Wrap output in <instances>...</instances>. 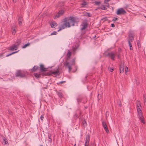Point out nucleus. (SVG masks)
<instances>
[{
    "instance_id": "7c9ffc66",
    "label": "nucleus",
    "mask_w": 146,
    "mask_h": 146,
    "mask_svg": "<svg viewBox=\"0 0 146 146\" xmlns=\"http://www.w3.org/2000/svg\"><path fill=\"white\" fill-rule=\"evenodd\" d=\"M129 46L130 47V49L131 50H133V48L132 47V45L131 43H128Z\"/></svg>"
},
{
    "instance_id": "680f3d73",
    "label": "nucleus",
    "mask_w": 146,
    "mask_h": 146,
    "mask_svg": "<svg viewBox=\"0 0 146 146\" xmlns=\"http://www.w3.org/2000/svg\"><path fill=\"white\" fill-rule=\"evenodd\" d=\"M86 102H83V103H85Z\"/></svg>"
},
{
    "instance_id": "6ab92c4d",
    "label": "nucleus",
    "mask_w": 146,
    "mask_h": 146,
    "mask_svg": "<svg viewBox=\"0 0 146 146\" xmlns=\"http://www.w3.org/2000/svg\"><path fill=\"white\" fill-rule=\"evenodd\" d=\"M8 143V141H7V140L5 139L4 138L3 139V143L5 145L6 144H7Z\"/></svg>"
},
{
    "instance_id": "473e14b6",
    "label": "nucleus",
    "mask_w": 146,
    "mask_h": 146,
    "mask_svg": "<svg viewBox=\"0 0 146 146\" xmlns=\"http://www.w3.org/2000/svg\"><path fill=\"white\" fill-rule=\"evenodd\" d=\"M100 1H95V2H94V3H95V4L97 5H99L100 4Z\"/></svg>"
},
{
    "instance_id": "a878e982",
    "label": "nucleus",
    "mask_w": 146,
    "mask_h": 146,
    "mask_svg": "<svg viewBox=\"0 0 146 146\" xmlns=\"http://www.w3.org/2000/svg\"><path fill=\"white\" fill-rule=\"evenodd\" d=\"M35 76L37 78H39L40 76V75L38 73H35L34 74Z\"/></svg>"
},
{
    "instance_id": "bf43d9fd",
    "label": "nucleus",
    "mask_w": 146,
    "mask_h": 146,
    "mask_svg": "<svg viewBox=\"0 0 146 146\" xmlns=\"http://www.w3.org/2000/svg\"><path fill=\"white\" fill-rule=\"evenodd\" d=\"M100 95H100H99V94H98V96H99Z\"/></svg>"
},
{
    "instance_id": "864d4df0",
    "label": "nucleus",
    "mask_w": 146,
    "mask_h": 146,
    "mask_svg": "<svg viewBox=\"0 0 146 146\" xmlns=\"http://www.w3.org/2000/svg\"><path fill=\"white\" fill-rule=\"evenodd\" d=\"M85 123L86 124V122L85 121V123H83V125H85Z\"/></svg>"
},
{
    "instance_id": "3c124183",
    "label": "nucleus",
    "mask_w": 146,
    "mask_h": 146,
    "mask_svg": "<svg viewBox=\"0 0 146 146\" xmlns=\"http://www.w3.org/2000/svg\"><path fill=\"white\" fill-rule=\"evenodd\" d=\"M13 2H16V0H12Z\"/></svg>"
},
{
    "instance_id": "c03bdc74",
    "label": "nucleus",
    "mask_w": 146,
    "mask_h": 146,
    "mask_svg": "<svg viewBox=\"0 0 146 146\" xmlns=\"http://www.w3.org/2000/svg\"><path fill=\"white\" fill-rule=\"evenodd\" d=\"M117 18L116 17H114L112 20L113 21H115L117 19Z\"/></svg>"
},
{
    "instance_id": "a18cd8bd",
    "label": "nucleus",
    "mask_w": 146,
    "mask_h": 146,
    "mask_svg": "<svg viewBox=\"0 0 146 146\" xmlns=\"http://www.w3.org/2000/svg\"><path fill=\"white\" fill-rule=\"evenodd\" d=\"M128 68L127 67H126V68L125 69V73H126L128 72Z\"/></svg>"
},
{
    "instance_id": "58836bf2",
    "label": "nucleus",
    "mask_w": 146,
    "mask_h": 146,
    "mask_svg": "<svg viewBox=\"0 0 146 146\" xmlns=\"http://www.w3.org/2000/svg\"><path fill=\"white\" fill-rule=\"evenodd\" d=\"M109 70L110 72H112L113 70V68H109Z\"/></svg>"
},
{
    "instance_id": "f3484780",
    "label": "nucleus",
    "mask_w": 146,
    "mask_h": 146,
    "mask_svg": "<svg viewBox=\"0 0 146 146\" xmlns=\"http://www.w3.org/2000/svg\"><path fill=\"white\" fill-rule=\"evenodd\" d=\"M38 68V67L36 66H34L33 68L31 69L32 72L35 71Z\"/></svg>"
},
{
    "instance_id": "72a5a7b5",
    "label": "nucleus",
    "mask_w": 146,
    "mask_h": 146,
    "mask_svg": "<svg viewBox=\"0 0 146 146\" xmlns=\"http://www.w3.org/2000/svg\"><path fill=\"white\" fill-rule=\"evenodd\" d=\"M12 34L13 35H14L16 31L15 29H12Z\"/></svg>"
},
{
    "instance_id": "6e6d98bb",
    "label": "nucleus",
    "mask_w": 146,
    "mask_h": 146,
    "mask_svg": "<svg viewBox=\"0 0 146 146\" xmlns=\"http://www.w3.org/2000/svg\"><path fill=\"white\" fill-rule=\"evenodd\" d=\"M136 84H137V85H138V83H137V82L136 83Z\"/></svg>"
},
{
    "instance_id": "4be33fe9",
    "label": "nucleus",
    "mask_w": 146,
    "mask_h": 146,
    "mask_svg": "<svg viewBox=\"0 0 146 146\" xmlns=\"http://www.w3.org/2000/svg\"><path fill=\"white\" fill-rule=\"evenodd\" d=\"M85 15L89 17H91L92 16V15L90 14L89 13L87 12L85 13Z\"/></svg>"
},
{
    "instance_id": "0eeeda50",
    "label": "nucleus",
    "mask_w": 146,
    "mask_h": 146,
    "mask_svg": "<svg viewBox=\"0 0 146 146\" xmlns=\"http://www.w3.org/2000/svg\"><path fill=\"white\" fill-rule=\"evenodd\" d=\"M115 56V52L113 51L108 53L107 54V56L110 58L112 60H114Z\"/></svg>"
},
{
    "instance_id": "0e129e2a",
    "label": "nucleus",
    "mask_w": 146,
    "mask_h": 146,
    "mask_svg": "<svg viewBox=\"0 0 146 146\" xmlns=\"http://www.w3.org/2000/svg\"><path fill=\"white\" fill-rule=\"evenodd\" d=\"M145 18H146V17L145 16Z\"/></svg>"
},
{
    "instance_id": "8fccbe9b",
    "label": "nucleus",
    "mask_w": 146,
    "mask_h": 146,
    "mask_svg": "<svg viewBox=\"0 0 146 146\" xmlns=\"http://www.w3.org/2000/svg\"><path fill=\"white\" fill-rule=\"evenodd\" d=\"M143 102L144 104L146 103V100H143Z\"/></svg>"
},
{
    "instance_id": "79ce46f5",
    "label": "nucleus",
    "mask_w": 146,
    "mask_h": 146,
    "mask_svg": "<svg viewBox=\"0 0 146 146\" xmlns=\"http://www.w3.org/2000/svg\"><path fill=\"white\" fill-rule=\"evenodd\" d=\"M143 100H146V97L145 95H143Z\"/></svg>"
},
{
    "instance_id": "603ef678",
    "label": "nucleus",
    "mask_w": 146,
    "mask_h": 146,
    "mask_svg": "<svg viewBox=\"0 0 146 146\" xmlns=\"http://www.w3.org/2000/svg\"><path fill=\"white\" fill-rule=\"evenodd\" d=\"M118 105H119V106H121V104L120 103Z\"/></svg>"
},
{
    "instance_id": "b1692460",
    "label": "nucleus",
    "mask_w": 146,
    "mask_h": 146,
    "mask_svg": "<svg viewBox=\"0 0 146 146\" xmlns=\"http://www.w3.org/2000/svg\"><path fill=\"white\" fill-rule=\"evenodd\" d=\"M48 140L49 141L51 142H52V139H51V135H48Z\"/></svg>"
},
{
    "instance_id": "dca6fc26",
    "label": "nucleus",
    "mask_w": 146,
    "mask_h": 146,
    "mask_svg": "<svg viewBox=\"0 0 146 146\" xmlns=\"http://www.w3.org/2000/svg\"><path fill=\"white\" fill-rule=\"evenodd\" d=\"M40 70L42 71H44L46 70V68L44 67L43 65L41 64L40 65Z\"/></svg>"
},
{
    "instance_id": "393cba45",
    "label": "nucleus",
    "mask_w": 146,
    "mask_h": 146,
    "mask_svg": "<svg viewBox=\"0 0 146 146\" xmlns=\"http://www.w3.org/2000/svg\"><path fill=\"white\" fill-rule=\"evenodd\" d=\"M87 5V3L86 2H84L81 4L82 7H84L85 6H86V5Z\"/></svg>"
},
{
    "instance_id": "cd10ccee",
    "label": "nucleus",
    "mask_w": 146,
    "mask_h": 146,
    "mask_svg": "<svg viewBox=\"0 0 146 146\" xmlns=\"http://www.w3.org/2000/svg\"><path fill=\"white\" fill-rule=\"evenodd\" d=\"M29 45L30 43H28L27 44H25L24 45H23L22 47L23 48H25L28 46Z\"/></svg>"
},
{
    "instance_id": "423d86ee",
    "label": "nucleus",
    "mask_w": 146,
    "mask_h": 146,
    "mask_svg": "<svg viewBox=\"0 0 146 146\" xmlns=\"http://www.w3.org/2000/svg\"><path fill=\"white\" fill-rule=\"evenodd\" d=\"M87 21L86 20H84L82 22V24L81 25V26H82V27L81 28V30H83L86 29L88 27V23L87 22Z\"/></svg>"
},
{
    "instance_id": "c9c22d12",
    "label": "nucleus",
    "mask_w": 146,
    "mask_h": 146,
    "mask_svg": "<svg viewBox=\"0 0 146 146\" xmlns=\"http://www.w3.org/2000/svg\"><path fill=\"white\" fill-rule=\"evenodd\" d=\"M77 100L78 103L79 102H81V100L80 98H77Z\"/></svg>"
},
{
    "instance_id": "2f4dec72",
    "label": "nucleus",
    "mask_w": 146,
    "mask_h": 146,
    "mask_svg": "<svg viewBox=\"0 0 146 146\" xmlns=\"http://www.w3.org/2000/svg\"><path fill=\"white\" fill-rule=\"evenodd\" d=\"M9 50H11V51H13V50H15V48H14L13 46H10L9 48Z\"/></svg>"
},
{
    "instance_id": "f704fd0d",
    "label": "nucleus",
    "mask_w": 146,
    "mask_h": 146,
    "mask_svg": "<svg viewBox=\"0 0 146 146\" xmlns=\"http://www.w3.org/2000/svg\"><path fill=\"white\" fill-rule=\"evenodd\" d=\"M57 33L56 31H53L51 34V35H56L57 34Z\"/></svg>"
},
{
    "instance_id": "4d7b16f0",
    "label": "nucleus",
    "mask_w": 146,
    "mask_h": 146,
    "mask_svg": "<svg viewBox=\"0 0 146 146\" xmlns=\"http://www.w3.org/2000/svg\"><path fill=\"white\" fill-rule=\"evenodd\" d=\"M144 104H145V106H146V103H145Z\"/></svg>"
},
{
    "instance_id": "f03ea898",
    "label": "nucleus",
    "mask_w": 146,
    "mask_h": 146,
    "mask_svg": "<svg viewBox=\"0 0 146 146\" xmlns=\"http://www.w3.org/2000/svg\"><path fill=\"white\" fill-rule=\"evenodd\" d=\"M15 75L16 77L23 78L26 76V73L24 71L19 70L17 71Z\"/></svg>"
},
{
    "instance_id": "e2e57ef3",
    "label": "nucleus",
    "mask_w": 146,
    "mask_h": 146,
    "mask_svg": "<svg viewBox=\"0 0 146 146\" xmlns=\"http://www.w3.org/2000/svg\"><path fill=\"white\" fill-rule=\"evenodd\" d=\"M40 146H43L42 145H40Z\"/></svg>"
},
{
    "instance_id": "f257e3e1",
    "label": "nucleus",
    "mask_w": 146,
    "mask_h": 146,
    "mask_svg": "<svg viewBox=\"0 0 146 146\" xmlns=\"http://www.w3.org/2000/svg\"><path fill=\"white\" fill-rule=\"evenodd\" d=\"M75 22V19L74 17H69L65 18L64 19V24L61 25L58 31L64 29L66 27H70V24H71L72 26H74Z\"/></svg>"
},
{
    "instance_id": "6e6552de",
    "label": "nucleus",
    "mask_w": 146,
    "mask_h": 146,
    "mask_svg": "<svg viewBox=\"0 0 146 146\" xmlns=\"http://www.w3.org/2000/svg\"><path fill=\"white\" fill-rule=\"evenodd\" d=\"M50 75L54 76H56L60 74L59 72L58 69L55 70H51L50 72Z\"/></svg>"
},
{
    "instance_id": "052dcab7",
    "label": "nucleus",
    "mask_w": 146,
    "mask_h": 146,
    "mask_svg": "<svg viewBox=\"0 0 146 146\" xmlns=\"http://www.w3.org/2000/svg\"><path fill=\"white\" fill-rule=\"evenodd\" d=\"M108 113V112H106V114H107V113Z\"/></svg>"
},
{
    "instance_id": "9b49d317",
    "label": "nucleus",
    "mask_w": 146,
    "mask_h": 146,
    "mask_svg": "<svg viewBox=\"0 0 146 146\" xmlns=\"http://www.w3.org/2000/svg\"><path fill=\"white\" fill-rule=\"evenodd\" d=\"M90 141V137L89 135H86V137L85 146H88Z\"/></svg>"
},
{
    "instance_id": "5701e85b",
    "label": "nucleus",
    "mask_w": 146,
    "mask_h": 146,
    "mask_svg": "<svg viewBox=\"0 0 146 146\" xmlns=\"http://www.w3.org/2000/svg\"><path fill=\"white\" fill-rule=\"evenodd\" d=\"M78 47V46H75V47H73L72 48L73 51L74 52H75V51L77 49Z\"/></svg>"
},
{
    "instance_id": "a211bd4d",
    "label": "nucleus",
    "mask_w": 146,
    "mask_h": 146,
    "mask_svg": "<svg viewBox=\"0 0 146 146\" xmlns=\"http://www.w3.org/2000/svg\"><path fill=\"white\" fill-rule=\"evenodd\" d=\"M71 52L69 50H68L67 54V57L68 58L70 57L71 56Z\"/></svg>"
},
{
    "instance_id": "7ed1b4c3",
    "label": "nucleus",
    "mask_w": 146,
    "mask_h": 146,
    "mask_svg": "<svg viewBox=\"0 0 146 146\" xmlns=\"http://www.w3.org/2000/svg\"><path fill=\"white\" fill-rule=\"evenodd\" d=\"M137 115L140 121L143 124H145V122L144 120V117L142 110L137 111Z\"/></svg>"
},
{
    "instance_id": "de8ad7c7",
    "label": "nucleus",
    "mask_w": 146,
    "mask_h": 146,
    "mask_svg": "<svg viewBox=\"0 0 146 146\" xmlns=\"http://www.w3.org/2000/svg\"><path fill=\"white\" fill-rule=\"evenodd\" d=\"M106 9V8L104 6L102 8H101V9L102 10H105Z\"/></svg>"
},
{
    "instance_id": "ddd939ff",
    "label": "nucleus",
    "mask_w": 146,
    "mask_h": 146,
    "mask_svg": "<svg viewBox=\"0 0 146 146\" xmlns=\"http://www.w3.org/2000/svg\"><path fill=\"white\" fill-rule=\"evenodd\" d=\"M23 20L22 17L21 16H19L18 18V22L20 25H22Z\"/></svg>"
},
{
    "instance_id": "2eb2a0df",
    "label": "nucleus",
    "mask_w": 146,
    "mask_h": 146,
    "mask_svg": "<svg viewBox=\"0 0 146 146\" xmlns=\"http://www.w3.org/2000/svg\"><path fill=\"white\" fill-rule=\"evenodd\" d=\"M124 66L123 65H121L120 66L119 70L120 73H123L124 72Z\"/></svg>"
},
{
    "instance_id": "e433bc0d",
    "label": "nucleus",
    "mask_w": 146,
    "mask_h": 146,
    "mask_svg": "<svg viewBox=\"0 0 146 146\" xmlns=\"http://www.w3.org/2000/svg\"><path fill=\"white\" fill-rule=\"evenodd\" d=\"M137 45H138V47L139 48L140 47H141V45L140 44L139 41H137Z\"/></svg>"
},
{
    "instance_id": "39448f33",
    "label": "nucleus",
    "mask_w": 146,
    "mask_h": 146,
    "mask_svg": "<svg viewBox=\"0 0 146 146\" xmlns=\"http://www.w3.org/2000/svg\"><path fill=\"white\" fill-rule=\"evenodd\" d=\"M134 33L132 31H130L129 32L128 35V43H131V42H132L134 40Z\"/></svg>"
},
{
    "instance_id": "20e7f679",
    "label": "nucleus",
    "mask_w": 146,
    "mask_h": 146,
    "mask_svg": "<svg viewBox=\"0 0 146 146\" xmlns=\"http://www.w3.org/2000/svg\"><path fill=\"white\" fill-rule=\"evenodd\" d=\"M73 62L71 63L70 62L67 61H66L64 63V66L65 67H67L68 69V72L69 73L70 72L71 70H72V66L74 62V60L73 61Z\"/></svg>"
},
{
    "instance_id": "09e8293b",
    "label": "nucleus",
    "mask_w": 146,
    "mask_h": 146,
    "mask_svg": "<svg viewBox=\"0 0 146 146\" xmlns=\"http://www.w3.org/2000/svg\"><path fill=\"white\" fill-rule=\"evenodd\" d=\"M65 82V81H61V82H59V83H60V84H62V83H63V82Z\"/></svg>"
},
{
    "instance_id": "c85d7f7f",
    "label": "nucleus",
    "mask_w": 146,
    "mask_h": 146,
    "mask_svg": "<svg viewBox=\"0 0 146 146\" xmlns=\"http://www.w3.org/2000/svg\"><path fill=\"white\" fill-rule=\"evenodd\" d=\"M13 46V47L14 48H15V50H16L17 49L18 47L17 45L14 44Z\"/></svg>"
},
{
    "instance_id": "aec40b11",
    "label": "nucleus",
    "mask_w": 146,
    "mask_h": 146,
    "mask_svg": "<svg viewBox=\"0 0 146 146\" xmlns=\"http://www.w3.org/2000/svg\"><path fill=\"white\" fill-rule=\"evenodd\" d=\"M102 124L103 127L107 126L106 122L104 121H102Z\"/></svg>"
},
{
    "instance_id": "37998d69",
    "label": "nucleus",
    "mask_w": 146,
    "mask_h": 146,
    "mask_svg": "<svg viewBox=\"0 0 146 146\" xmlns=\"http://www.w3.org/2000/svg\"><path fill=\"white\" fill-rule=\"evenodd\" d=\"M111 0H104V2L105 3H107L108 1H110Z\"/></svg>"
},
{
    "instance_id": "49530a36",
    "label": "nucleus",
    "mask_w": 146,
    "mask_h": 146,
    "mask_svg": "<svg viewBox=\"0 0 146 146\" xmlns=\"http://www.w3.org/2000/svg\"><path fill=\"white\" fill-rule=\"evenodd\" d=\"M111 27H115V25L114 24H111Z\"/></svg>"
},
{
    "instance_id": "4c0bfd02",
    "label": "nucleus",
    "mask_w": 146,
    "mask_h": 146,
    "mask_svg": "<svg viewBox=\"0 0 146 146\" xmlns=\"http://www.w3.org/2000/svg\"><path fill=\"white\" fill-rule=\"evenodd\" d=\"M104 130H105L106 131L107 133H108L109 132V130L108 129V127L107 128H106Z\"/></svg>"
},
{
    "instance_id": "412c9836",
    "label": "nucleus",
    "mask_w": 146,
    "mask_h": 146,
    "mask_svg": "<svg viewBox=\"0 0 146 146\" xmlns=\"http://www.w3.org/2000/svg\"><path fill=\"white\" fill-rule=\"evenodd\" d=\"M57 94L58 96L60 98H61L62 97V94L61 92H58L57 93Z\"/></svg>"
},
{
    "instance_id": "c756f323",
    "label": "nucleus",
    "mask_w": 146,
    "mask_h": 146,
    "mask_svg": "<svg viewBox=\"0 0 146 146\" xmlns=\"http://www.w3.org/2000/svg\"><path fill=\"white\" fill-rule=\"evenodd\" d=\"M17 52V51L13 52H12V53H10V54H7L6 55V57H8V56H9L11 55H12V54H14V53Z\"/></svg>"
},
{
    "instance_id": "f8f14e48",
    "label": "nucleus",
    "mask_w": 146,
    "mask_h": 146,
    "mask_svg": "<svg viewBox=\"0 0 146 146\" xmlns=\"http://www.w3.org/2000/svg\"><path fill=\"white\" fill-rule=\"evenodd\" d=\"M64 13V11L63 10L60 11L56 15L55 17H54V19H56L57 18H58L60 16L62 15Z\"/></svg>"
},
{
    "instance_id": "1a4fd4ad",
    "label": "nucleus",
    "mask_w": 146,
    "mask_h": 146,
    "mask_svg": "<svg viewBox=\"0 0 146 146\" xmlns=\"http://www.w3.org/2000/svg\"><path fill=\"white\" fill-rule=\"evenodd\" d=\"M126 13V11L123 8L118 9L116 13V14L117 15L124 14Z\"/></svg>"
},
{
    "instance_id": "ea45409f",
    "label": "nucleus",
    "mask_w": 146,
    "mask_h": 146,
    "mask_svg": "<svg viewBox=\"0 0 146 146\" xmlns=\"http://www.w3.org/2000/svg\"><path fill=\"white\" fill-rule=\"evenodd\" d=\"M44 118V115H42L40 116V119L42 121L43 120V119Z\"/></svg>"
},
{
    "instance_id": "13d9d810",
    "label": "nucleus",
    "mask_w": 146,
    "mask_h": 146,
    "mask_svg": "<svg viewBox=\"0 0 146 146\" xmlns=\"http://www.w3.org/2000/svg\"><path fill=\"white\" fill-rule=\"evenodd\" d=\"M74 146H76V144H75L74 145Z\"/></svg>"
},
{
    "instance_id": "9d476101",
    "label": "nucleus",
    "mask_w": 146,
    "mask_h": 146,
    "mask_svg": "<svg viewBox=\"0 0 146 146\" xmlns=\"http://www.w3.org/2000/svg\"><path fill=\"white\" fill-rule=\"evenodd\" d=\"M136 106L137 111H141V103L138 100H137L136 102Z\"/></svg>"
},
{
    "instance_id": "a19ab883",
    "label": "nucleus",
    "mask_w": 146,
    "mask_h": 146,
    "mask_svg": "<svg viewBox=\"0 0 146 146\" xmlns=\"http://www.w3.org/2000/svg\"><path fill=\"white\" fill-rule=\"evenodd\" d=\"M8 111L10 115H12L13 113H12V112L11 111H10L9 110H8Z\"/></svg>"
},
{
    "instance_id": "bb28decb",
    "label": "nucleus",
    "mask_w": 146,
    "mask_h": 146,
    "mask_svg": "<svg viewBox=\"0 0 146 146\" xmlns=\"http://www.w3.org/2000/svg\"><path fill=\"white\" fill-rule=\"evenodd\" d=\"M16 43H17V46L20 44L21 43V40L19 39H18L16 42Z\"/></svg>"
},
{
    "instance_id": "5fc2aeb1",
    "label": "nucleus",
    "mask_w": 146,
    "mask_h": 146,
    "mask_svg": "<svg viewBox=\"0 0 146 146\" xmlns=\"http://www.w3.org/2000/svg\"><path fill=\"white\" fill-rule=\"evenodd\" d=\"M107 127H107V126H106V127H104V129H105L106 128H107Z\"/></svg>"
},
{
    "instance_id": "4468645a",
    "label": "nucleus",
    "mask_w": 146,
    "mask_h": 146,
    "mask_svg": "<svg viewBox=\"0 0 146 146\" xmlns=\"http://www.w3.org/2000/svg\"><path fill=\"white\" fill-rule=\"evenodd\" d=\"M57 24L55 22H52L50 24L52 28H55L57 26Z\"/></svg>"
}]
</instances>
